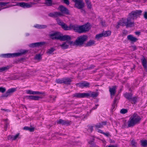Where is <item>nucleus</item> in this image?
Segmentation results:
<instances>
[{
	"mask_svg": "<svg viewBox=\"0 0 147 147\" xmlns=\"http://www.w3.org/2000/svg\"><path fill=\"white\" fill-rule=\"evenodd\" d=\"M71 30L73 29L75 32L81 33L88 31L90 28V24L87 23L85 24L79 26L78 25L70 24Z\"/></svg>",
	"mask_w": 147,
	"mask_h": 147,
	"instance_id": "obj_1",
	"label": "nucleus"
},
{
	"mask_svg": "<svg viewBox=\"0 0 147 147\" xmlns=\"http://www.w3.org/2000/svg\"><path fill=\"white\" fill-rule=\"evenodd\" d=\"M50 38L53 40H59L61 41L71 40V37L68 35L61 36L59 35V32L57 31H52L50 32L49 35Z\"/></svg>",
	"mask_w": 147,
	"mask_h": 147,
	"instance_id": "obj_2",
	"label": "nucleus"
},
{
	"mask_svg": "<svg viewBox=\"0 0 147 147\" xmlns=\"http://www.w3.org/2000/svg\"><path fill=\"white\" fill-rule=\"evenodd\" d=\"M141 119V117L137 113H134L128 121V127H132L139 123Z\"/></svg>",
	"mask_w": 147,
	"mask_h": 147,
	"instance_id": "obj_3",
	"label": "nucleus"
},
{
	"mask_svg": "<svg viewBox=\"0 0 147 147\" xmlns=\"http://www.w3.org/2000/svg\"><path fill=\"white\" fill-rule=\"evenodd\" d=\"M28 51V50H23L20 53L2 54L0 55V57L3 58L13 57L26 54Z\"/></svg>",
	"mask_w": 147,
	"mask_h": 147,
	"instance_id": "obj_4",
	"label": "nucleus"
},
{
	"mask_svg": "<svg viewBox=\"0 0 147 147\" xmlns=\"http://www.w3.org/2000/svg\"><path fill=\"white\" fill-rule=\"evenodd\" d=\"M142 12V11L140 10L132 11L129 14V17L127 18H130V22H131V19H136L138 17H139Z\"/></svg>",
	"mask_w": 147,
	"mask_h": 147,
	"instance_id": "obj_5",
	"label": "nucleus"
},
{
	"mask_svg": "<svg viewBox=\"0 0 147 147\" xmlns=\"http://www.w3.org/2000/svg\"><path fill=\"white\" fill-rule=\"evenodd\" d=\"M119 25L120 26H126L127 28L131 27L134 26V22H130V19L129 18H127L126 21H124L123 19L121 20L118 22Z\"/></svg>",
	"mask_w": 147,
	"mask_h": 147,
	"instance_id": "obj_6",
	"label": "nucleus"
},
{
	"mask_svg": "<svg viewBox=\"0 0 147 147\" xmlns=\"http://www.w3.org/2000/svg\"><path fill=\"white\" fill-rule=\"evenodd\" d=\"M87 39V36L85 35H83L78 37L74 42V44L78 45H83L85 41Z\"/></svg>",
	"mask_w": 147,
	"mask_h": 147,
	"instance_id": "obj_7",
	"label": "nucleus"
},
{
	"mask_svg": "<svg viewBox=\"0 0 147 147\" xmlns=\"http://www.w3.org/2000/svg\"><path fill=\"white\" fill-rule=\"evenodd\" d=\"M56 20L58 24L61 26L62 29L64 30H71V28H70V24L69 26H68L66 24L63 22L60 19L57 18L56 19Z\"/></svg>",
	"mask_w": 147,
	"mask_h": 147,
	"instance_id": "obj_8",
	"label": "nucleus"
},
{
	"mask_svg": "<svg viewBox=\"0 0 147 147\" xmlns=\"http://www.w3.org/2000/svg\"><path fill=\"white\" fill-rule=\"evenodd\" d=\"M72 0L75 3V7L78 9H81L84 7L85 3L82 0Z\"/></svg>",
	"mask_w": 147,
	"mask_h": 147,
	"instance_id": "obj_9",
	"label": "nucleus"
},
{
	"mask_svg": "<svg viewBox=\"0 0 147 147\" xmlns=\"http://www.w3.org/2000/svg\"><path fill=\"white\" fill-rule=\"evenodd\" d=\"M73 96L78 98H88L90 97L89 91L88 93H76L73 94Z\"/></svg>",
	"mask_w": 147,
	"mask_h": 147,
	"instance_id": "obj_10",
	"label": "nucleus"
},
{
	"mask_svg": "<svg viewBox=\"0 0 147 147\" xmlns=\"http://www.w3.org/2000/svg\"><path fill=\"white\" fill-rule=\"evenodd\" d=\"M76 86H78L80 88H89L90 86V83L86 81H84L82 82H80L76 84Z\"/></svg>",
	"mask_w": 147,
	"mask_h": 147,
	"instance_id": "obj_11",
	"label": "nucleus"
},
{
	"mask_svg": "<svg viewBox=\"0 0 147 147\" xmlns=\"http://www.w3.org/2000/svg\"><path fill=\"white\" fill-rule=\"evenodd\" d=\"M61 12V13L62 14H65L67 15H70V13L69 10L66 7L62 5H60L58 8Z\"/></svg>",
	"mask_w": 147,
	"mask_h": 147,
	"instance_id": "obj_12",
	"label": "nucleus"
},
{
	"mask_svg": "<svg viewBox=\"0 0 147 147\" xmlns=\"http://www.w3.org/2000/svg\"><path fill=\"white\" fill-rule=\"evenodd\" d=\"M57 123L58 124L67 126L69 125L72 123V122L71 121L67 120H63L61 119L57 120Z\"/></svg>",
	"mask_w": 147,
	"mask_h": 147,
	"instance_id": "obj_13",
	"label": "nucleus"
},
{
	"mask_svg": "<svg viewBox=\"0 0 147 147\" xmlns=\"http://www.w3.org/2000/svg\"><path fill=\"white\" fill-rule=\"evenodd\" d=\"M20 6L24 8H28L32 7V5L28 3H25L24 2L17 3L15 5H13L11 6Z\"/></svg>",
	"mask_w": 147,
	"mask_h": 147,
	"instance_id": "obj_14",
	"label": "nucleus"
},
{
	"mask_svg": "<svg viewBox=\"0 0 147 147\" xmlns=\"http://www.w3.org/2000/svg\"><path fill=\"white\" fill-rule=\"evenodd\" d=\"M45 44L44 42H41L33 43L30 44L29 46L30 47L34 48L36 47H41Z\"/></svg>",
	"mask_w": 147,
	"mask_h": 147,
	"instance_id": "obj_15",
	"label": "nucleus"
},
{
	"mask_svg": "<svg viewBox=\"0 0 147 147\" xmlns=\"http://www.w3.org/2000/svg\"><path fill=\"white\" fill-rule=\"evenodd\" d=\"M16 90V89L15 88H11L7 90L5 93L2 94L1 96V97H7L10 94Z\"/></svg>",
	"mask_w": 147,
	"mask_h": 147,
	"instance_id": "obj_16",
	"label": "nucleus"
},
{
	"mask_svg": "<svg viewBox=\"0 0 147 147\" xmlns=\"http://www.w3.org/2000/svg\"><path fill=\"white\" fill-rule=\"evenodd\" d=\"M109 91L110 93L111 96H114L116 92L117 89V86H113L112 87L110 86L109 87Z\"/></svg>",
	"mask_w": 147,
	"mask_h": 147,
	"instance_id": "obj_17",
	"label": "nucleus"
},
{
	"mask_svg": "<svg viewBox=\"0 0 147 147\" xmlns=\"http://www.w3.org/2000/svg\"><path fill=\"white\" fill-rule=\"evenodd\" d=\"M63 14L59 12H55L53 13H50L49 14V16L53 18H57L58 16H62Z\"/></svg>",
	"mask_w": 147,
	"mask_h": 147,
	"instance_id": "obj_18",
	"label": "nucleus"
},
{
	"mask_svg": "<svg viewBox=\"0 0 147 147\" xmlns=\"http://www.w3.org/2000/svg\"><path fill=\"white\" fill-rule=\"evenodd\" d=\"M72 78L64 77L63 78V83L66 85H70L72 81Z\"/></svg>",
	"mask_w": 147,
	"mask_h": 147,
	"instance_id": "obj_19",
	"label": "nucleus"
},
{
	"mask_svg": "<svg viewBox=\"0 0 147 147\" xmlns=\"http://www.w3.org/2000/svg\"><path fill=\"white\" fill-rule=\"evenodd\" d=\"M67 40V41L66 42H64L62 45H61V47L64 49H66L69 46L67 44V43L69 45H71L74 43L73 41L68 40Z\"/></svg>",
	"mask_w": 147,
	"mask_h": 147,
	"instance_id": "obj_20",
	"label": "nucleus"
},
{
	"mask_svg": "<svg viewBox=\"0 0 147 147\" xmlns=\"http://www.w3.org/2000/svg\"><path fill=\"white\" fill-rule=\"evenodd\" d=\"M26 97L29 100H38L41 97L40 96L34 95L27 96Z\"/></svg>",
	"mask_w": 147,
	"mask_h": 147,
	"instance_id": "obj_21",
	"label": "nucleus"
},
{
	"mask_svg": "<svg viewBox=\"0 0 147 147\" xmlns=\"http://www.w3.org/2000/svg\"><path fill=\"white\" fill-rule=\"evenodd\" d=\"M119 97L116 96L114 100L113 103L112 105L111 109L112 110H113L115 108L116 106H117L118 102V100L119 99Z\"/></svg>",
	"mask_w": 147,
	"mask_h": 147,
	"instance_id": "obj_22",
	"label": "nucleus"
},
{
	"mask_svg": "<svg viewBox=\"0 0 147 147\" xmlns=\"http://www.w3.org/2000/svg\"><path fill=\"white\" fill-rule=\"evenodd\" d=\"M26 92L27 94L33 95L42 94H43L42 92L39 91H33L30 90H27L26 91Z\"/></svg>",
	"mask_w": 147,
	"mask_h": 147,
	"instance_id": "obj_23",
	"label": "nucleus"
},
{
	"mask_svg": "<svg viewBox=\"0 0 147 147\" xmlns=\"http://www.w3.org/2000/svg\"><path fill=\"white\" fill-rule=\"evenodd\" d=\"M127 39L133 42H135L138 40V38L134 37L131 34L127 36Z\"/></svg>",
	"mask_w": 147,
	"mask_h": 147,
	"instance_id": "obj_24",
	"label": "nucleus"
},
{
	"mask_svg": "<svg viewBox=\"0 0 147 147\" xmlns=\"http://www.w3.org/2000/svg\"><path fill=\"white\" fill-rule=\"evenodd\" d=\"M133 96V94L130 93L126 92L124 94V97L129 101L130 99H131V98Z\"/></svg>",
	"mask_w": 147,
	"mask_h": 147,
	"instance_id": "obj_25",
	"label": "nucleus"
},
{
	"mask_svg": "<svg viewBox=\"0 0 147 147\" xmlns=\"http://www.w3.org/2000/svg\"><path fill=\"white\" fill-rule=\"evenodd\" d=\"M107 124L106 121L102 122L101 123H97L95 125V127L96 128H102L103 127V125H105Z\"/></svg>",
	"mask_w": 147,
	"mask_h": 147,
	"instance_id": "obj_26",
	"label": "nucleus"
},
{
	"mask_svg": "<svg viewBox=\"0 0 147 147\" xmlns=\"http://www.w3.org/2000/svg\"><path fill=\"white\" fill-rule=\"evenodd\" d=\"M34 27L39 29H45L47 27V26L45 25H40L36 24L34 26Z\"/></svg>",
	"mask_w": 147,
	"mask_h": 147,
	"instance_id": "obj_27",
	"label": "nucleus"
},
{
	"mask_svg": "<svg viewBox=\"0 0 147 147\" xmlns=\"http://www.w3.org/2000/svg\"><path fill=\"white\" fill-rule=\"evenodd\" d=\"M138 101V97L137 96H134L131 97L129 101H130L132 104H136Z\"/></svg>",
	"mask_w": 147,
	"mask_h": 147,
	"instance_id": "obj_28",
	"label": "nucleus"
},
{
	"mask_svg": "<svg viewBox=\"0 0 147 147\" xmlns=\"http://www.w3.org/2000/svg\"><path fill=\"white\" fill-rule=\"evenodd\" d=\"M142 65L146 71L147 72V62L146 59L144 58L142 60Z\"/></svg>",
	"mask_w": 147,
	"mask_h": 147,
	"instance_id": "obj_29",
	"label": "nucleus"
},
{
	"mask_svg": "<svg viewBox=\"0 0 147 147\" xmlns=\"http://www.w3.org/2000/svg\"><path fill=\"white\" fill-rule=\"evenodd\" d=\"M90 97L92 98L96 97L98 95V92H92L89 91Z\"/></svg>",
	"mask_w": 147,
	"mask_h": 147,
	"instance_id": "obj_30",
	"label": "nucleus"
},
{
	"mask_svg": "<svg viewBox=\"0 0 147 147\" xmlns=\"http://www.w3.org/2000/svg\"><path fill=\"white\" fill-rule=\"evenodd\" d=\"M23 129L26 130H28L31 132H33L34 130V127H30L28 126H25Z\"/></svg>",
	"mask_w": 147,
	"mask_h": 147,
	"instance_id": "obj_31",
	"label": "nucleus"
},
{
	"mask_svg": "<svg viewBox=\"0 0 147 147\" xmlns=\"http://www.w3.org/2000/svg\"><path fill=\"white\" fill-rule=\"evenodd\" d=\"M95 43V41L93 40H90L86 44V47H89L94 45Z\"/></svg>",
	"mask_w": 147,
	"mask_h": 147,
	"instance_id": "obj_32",
	"label": "nucleus"
},
{
	"mask_svg": "<svg viewBox=\"0 0 147 147\" xmlns=\"http://www.w3.org/2000/svg\"><path fill=\"white\" fill-rule=\"evenodd\" d=\"M44 4L47 6H51L52 5V0H45Z\"/></svg>",
	"mask_w": 147,
	"mask_h": 147,
	"instance_id": "obj_33",
	"label": "nucleus"
},
{
	"mask_svg": "<svg viewBox=\"0 0 147 147\" xmlns=\"http://www.w3.org/2000/svg\"><path fill=\"white\" fill-rule=\"evenodd\" d=\"M142 146L146 147L147 146V140H141L140 141Z\"/></svg>",
	"mask_w": 147,
	"mask_h": 147,
	"instance_id": "obj_34",
	"label": "nucleus"
},
{
	"mask_svg": "<svg viewBox=\"0 0 147 147\" xmlns=\"http://www.w3.org/2000/svg\"><path fill=\"white\" fill-rule=\"evenodd\" d=\"M85 1L87 5V8L89 9H90L92 8V5L90 1H89V0H85Z\"/></svg>",
	"mask_w": 147,
	"mask_h": 147,
	"instance_id": "obj_35",
	"label": "nucleus"
},
{
	"mask_svg": "<svg viewBox=\"0 0 147 147\" xmlns=\"http://www.w3.org/2000/svg\"><path fill=\"white\" fill-rule=\"evenodd\" d=\"M9 68V67L8 66L0 67V72H3L4 71H6Z\"/></svg>",
	"mask_w": 147,
	"mask_h": 147,
	"instance_id": "obj_36",
	"label": "nucleus"
},
{
	"mask_svg": "<svg viewBox=\"0 0 147 147\" xmlns=\"http://www.w3.org/2000/svg\"><path fill=\"white\" fill-rule=\"evenodd\" d=\"M104 36H109L111 34V32L110 31H107L102 32Z\"/></svg>",
	"mask_w": 147,
	"mask_h": 147,
	"instance_id": "obj_37",
	"label": "nucleus"
},
{
	"mask_svg": "<svg viewBox=\"0 0 147 147\" xmlns=\"http://www.w3.org/2000/svg\"><path fill=\"white\" fill-rule=\"evenodd\" d=\"M55 50V49L53 47L51 48L48 49L47 51L48 54H51Z\"/></svg>",
	"mask_w": 147,
	"mask_h": 147,
	"instance_id": "obj_38",
	"label": "nucleus"
},
{
	"mask_svg": "<svg viewBox=\"0 0 147 147\" xmlns=\"http://www.w3.org/2000/svg\"><path fill=\"white\" fill-rule=\"evenodd\" d=\"M55 82L57 84L63 83V78L61 79H57L56 80Z\"/></svg>",
	"mask_w": 147,
	"mask_h": 147,
	"instance_id": "obj_39",
	"label": "nucleus"
},
{
	"mask_svg": "<svg viewBox=\"0 0 147 147\" xmlns=\"http://www.w3.org/2000/svg\"><path fill=\"white\" fill-rule=\"evenodd\" d=\"M104 36L102 32L101 33L99 34H98L96 35V38L97 39H98Z\"/></svg>",
	"mask_w": 147,
	"mask_h": 147,
	"instance_id": "obj_40",
	"label": "nucleus"
},
{
	"mask_svg": "<svg viewBox=\"0 0 147 147\" xmlns=\"http://www.w3.org/2000/svg\"><path fill=\"white\" fill-rule=\"evenodd\" d=\"M127 112V110L126 109H122L120 111V112L121 113L124 114L126 113Z\"/></svg>",
	"mask_w": 147,
	"mask_h": 147,
	"instance_id": "obj_41",
	"label": "nucleus"
},
{
	"mask_svg": "<svg viewBox=\"0 0 147 147\" xmlns=\"http://www.w3.org/2000/svg\"><path fill=\"white\" fill-rule=\"evenodd\" d=\"M90 144H91L90 147H98V146H96L95 144L93 143V142L92 141H90L89 142Z\"/></svg>",
	"mask_w": 147,
	"mask_h": 147,
	"instance_id": "obj_42",
	"label": "nucleus"
},
{
	"mask_svg": "<svg viewBox=\"0 0 147 147\" xmlns=\"http://www.w3.org/2000/svg\"><path fill=\"white\" fill-rule=\"evenodd\" d=\"M6 90V89L5 88L2 87H0V92H1L2 93H3Z\"/></svg>",
	"mask_w": 147,
	"mask_h": 147,
	"instance_id": "obj_43",
	"label": "nucleus"
},
{
	"mask_svg": "<svg viewBox=\"0 0 147 147\" xmlns=\"http://www.w3.org/2000/svg\"><path fill=\"white\" fill-rule=\"evenodd\" d=\"M9 3V2H0V5L1 6V7L2 6H5L7 4Z\"/></svg>",
	"mask_w": 147,
	"mask_h": 147,
	"instance_id": "obj_44",
	"label": "nucleus"
},
{
	"mask_svg": "<svg viewBox=\"0 0 147 147\" xmlns=\"http://www.w3.org/2000/svg\"><path fill=\"white\" fill-rule=\"evenodd\" d=\"M35 58L36 59L39 60L41 59V55L40 54H39L36 55L35 56Z\"/></svg>",
	"mask_w": 147,
	"mask_h": 147,
	"instance_id": "obj_45",
	"label": "nucleus"
},
{
	"mask_svg": "<svg viewBox=\"0 0 147 147\" xmlns=\"http://www.w3.org/2000/svg\"><path fill=\"white\" fill-rule=\"evenodd\" d=\"M88 129L90 130V132H92L93 130V126L88 125Z\"/></svg>",
	"mask_w": 147,
	"mask_h": 147,
	"instance_id": "obj_46",
	"label": "nucleus"
},
{
	"mask_svg": "<svg viewBox=\"0 0 147 147\" xmlns=\"http://www.w3.org/2000/svg\"><path fill=\"white\" fill-rule=\"evenodd\" d=\"M20 135V133H18L17 134H16L15 135L13 136V140H16L19 136Z\"/></svg>",
	"mask_w": 147,
	"mask_h": 147,
	"instance_id": "obj_47",
	"label": "nucleus"
},
{
	"mask_svg": "<svg viewBox=\"0 0 147 147\" xmlns=\"http://www.w3.org/2000/svg\"><path fill=\"white\" fill-rule=\"evenodd\" d=\"M13 136L9 135V136L8 138V139L9 140H13Z\"/></svg>",
	"mask_w": 147,
	"mask_h": 147,
	"instance_id": "obj_48",
	"label": "nucleus"
},
{
	"mask_svg": "<svg viewBox=\"0 0 147 147\" xmlns=\"http://www.w3.org/2000/svg\"><path fill=\"white\" fill-rule=\"evenodd\" d=\"M24 60V59L23 58H19L17 60V61H18V62H20L21 63H22L23 61Z\"/></svg>",
	"mask_w": 147,
	"mask_h": 147,
	"instance_id": "obj_49",
	"label": "nucleus"
},
{
	"mask_svg": "<svg viewBox=\"0 0 147 147\" xmlns=\"http://www.w3.org/2000/svg\"><path fill=\"white\" fill-rule=\"evenodd\" d=\"M95 66L93 65H91L89 67L87 68V69L90 70L93 69Z\"/></svg>",
	"mask_w": 147,
	"mask_h": 147,
	"instance_id": "obj_50",
	"label": "nucleus"
},
{
	"mask_svg": "<svg viewBox=\"0 0 147 147\" xmlns=\"http://www.w3.org/2000/svg\"><path fill=\"white\" fill-rule=\"evenodd\" d=\"M144 18L145 19H147V11H146L144 12V14L143 15Z\"/></svg>",
	"mask_w": 147,
	"mask_h": 147,
	"instance_id": "obj_51",
	"label": "nucleus"
},
{
	"mask_svg": "<svg viewBox=\"0 0 147 147\" xmlns=\"http://www.w3.org/2000/svg\"><path fill=\"white\" fill-rule=\"evenodd\" d=\"M50 98L52 99L54 101H55V100L56 98V96H49Z\"/></svg>",
	"mask_w": 147,
	"mask_h": 147,
	"instance_id": "obj_52",
	"label": "nucleus"
},
{
	"mask_svg": "<svg viewBox=\"0 0 147 147\" xmlns=\"http://www.w3.org/2000/svg\"><path fill=\"white\" fill-rule=\"evenodd\" d=\"M131 145L132 146H136V143L134 141H132L131 142Z\"/></svg>",
	"mask_w": 147,
	"mask_h": 147,
	"instance_id": "obj_53",
	"label": "nucleus"
},
{
	"mask_svg": "<svg viewBox=\"0 0 147 147\" xmlns=\"http://www.w3.org/2000/svg\"><path fill=\"white\" fill-rule=\"evenodd\" d=\"M98 104H96L95 105V107H93L92 109H91V111H92V110H94V109H96L97 108V107L98 106Z\"/></svg>",
	"mask_w": 147,
	"mask_h": 147,
	"instance_id": "obj_54",
	"label": "nucleus"
},
{
	"mask_svg": "<svg viewBox=\"0 0 147 147\" xmlns=\"http://www.w3.org/2000/svg\"><path fill=\"white\" fill-rule=\"evenodd\" d=\"M8 125H9V124L7 123H6V124H5V125L4 126V128H5V130H6L7 129L8 127Z\"/></svg>",
	"mask_w": 147,
	"mask_h": 147,
	"instance_id": "obj_55",
	"label": "nucleus"
},
{
	"mask_svg": "<svg viewBox=\"0 0 147 147\" xmlns=\"http://www.w3.org/2000/svg\"><path fill=\"white\" fill-rule=\"evenodd\" d=\"M101 25L103 26H105L106 25L105 24V22L104 21H102L101 22Z\"/></svg>",
	"mask_w": 147,
	"mask_h": 147,
	"instance_id": "obj_56",
	"label": "nucleus"
},
{
	"mask_svg": "<svg viewBox=\"0 0 147 147\" xmlns=\"http://www.w3.org/2000/svg\"><path fill=\"white\" fill-rule=\"evenodd\" d=\"M98 132L99 133H100L102 134H103V133L104 132L102 130L100 129H98Z\"/></svg>",
	"mask_w": 147,
	"mask_h": 147,
	"instance_id": "obj_57",
	"label": "nucleus"
},
{
	"mask_svg": "<svg viewBox=\"0 0 147 147\" xmlns=\"http://www.w3.org/2000/svg\"><path fill=\"white\" fill-rule=\"evenodd\" d=\"M103 134H104V135H105V136L107 137H108L109 135V133H105L104 132Z\"/></svg>",
	"mask_w": 147,
	"mask_h": 147,
	"instance_id": "obj_58",
	"label": "nucleus"
},
{
	"mask_svg": "<svg viewBox=\"0 0 147 147\" xmlns=\"http://www.w3.org/2000/svg\"><path fill=\"white\" fill-rule=\"evenodd\" d=\"M106 147H117V146L113 145H110L109 146H107Z\"/></svg>",
	"mask_w": 147,
	"mask_h": 147,
	"instance_id": "obj_59",
	"label": "nucleus"
},
{
	"mask_svg": "<svg viewBox=\"0 0 147 147\" xmlns=\"http://www.w3.org/2000/svg\"><path fill=\"white\" fill-rule=\"evenodd\" d=\"M1 110L4 111H7V112H10V111L8 109H1Z\"/></svg>",
	"mask_w": 147,
	"mask_h": 147,
	"instance_id": "obj_60",
	"label": "nucleus"
},
{
	"mask_svg": "<svg viewBox=\"0 0 147 147\" xmlns=\"http://www.w3.org/2000/svg\"><path fill=\"white\" fill-rule=\"evenodd\" d=\"M81 9V12L83 13H85V11L84 9H83L82 8L80 9Z\"/></svg>",
	"mask_w": 147,
	"mask_h": 147,
	"instance_id": "obj_61",
	"label": "nucleus"
},
{
	"mask_svg": "<svg viewBox=\"0 0 147 147\" xmlns=\"http://www.w3.org/2000/svg\"><path fill=\"white\" fill-rule=\"evenodd\" d=\"M77 142H75V144H72L71 143L69 145V146H72L73 145H75V144H77Z\"/></svg>",
	"mask_w": 147,
	"mask_h": 147,
	"instance_id": "obj_62",
	"label": "nucleus"
},
{
	"mask_svg": "<svg viewBox=\"0 0 147 147\" xmlns=\"http://www.w3.org/2000/svg\"><path fill=\"white\" fill-rule=\"evenodd\" d=\"M119 26H120V25H119V22H117V24L116 26V27L117 29H118L119 27Z\"/></svg>",
	"mask_w": 147,
	"mask_h": 147,
	"instance_id": "obj_63",
	"label": "nucleus"
},
{
	"mask_svg": "<svg viewBox=\"0 0 147 147\" xmlns=\"http://www.w3.org/2000/svg\"><path fill=\"white\" fill-rule=\"evenodd\" d=\"M135 33L136 35H139L140 34V32H135Z\"/></svg>",
	"mask_w": 147,
	"mask_h": 147,
	"instance_id": "obj_64",
	"label": "nucleus"
}]
</instances>
